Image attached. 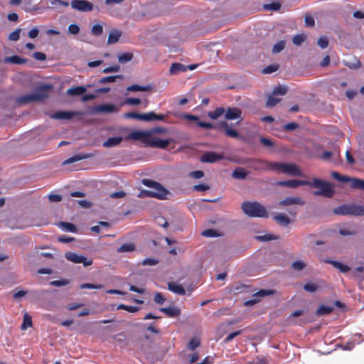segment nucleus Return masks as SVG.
<instances>
[{
  "instance_id": "nucleus-23",
  "label": "nucleus",
  "mask_w": 364,
  "mask_h": 364,
  "mask_svg": "<svg viewBox=\"0 0 364 364\" xmlns=\"http://www.w3.org/2000/svg\"><path fill=\"white\" fill-rule=\"evenodd\" d=\"M274 219L279 225L282 226H287L290 223L289 218L283 213L275 215Z\"/></svg>"
},
{
  "instance_id": "nucleus-54",
  "label": "nucleus",
  "mask_w": 364,
  "mask_h": 364,
  "mask_svg": "<svg viewBox=\"0 0 364 364\" xmlns=\"http://www.w3.org/2000/svg\"><path fill=\"white\" fill-rule=\"evenodd\" d=\"M68 32L70 34L76 35L80 32V27L75 23L70 24L68 26Z\"/></svg>"
},
{
  "instance_id": "nucleus-26",
  "label": "nucleus",
  "mask_w": 364,
  "mask_h": 364,
  "mask_svg": "<svg viewBox=\"0 0 364 364\" xmlns=\"http://www.w3.org/2000/svg\"><path fill=\"white\" fill-rule=\"evenodd\" d=\"M333 310V307L331 306H320L316 310V314L318 316L326 315L332 312Z\"/></svg>"
},
{
  "instance_id": "nucleus-2",
  "label": "nucleus",
  "mask_w": 364,
  "mask_h": 364,
  "mask_svg": "<svg viewBox=\"0 0 364 364\" xmlns=\"http://www.w3.org/2000/svg\"><path fill=\"white\" fill-rule=\"evenodd\" d=\"M52 88L51 85H45L38 87L34 92L20 96L17 102L19 104H28L32 102L41 101L48 97V91Z\"/></svg>"
},
{
  "instance_id": "nucleus-48",
  "label": "nucleus",
  "mask_w": 364,
  "mask_h": 364,
  "mask_svg": "<svg viewBox=\"0 0 364 364\" xmlns=\"http://www.w3.org/2000/svg\"><path fill=\"white\" fill-rule=\"evenodd\" d=\"M317 44L322 49L326 48L328 46V39L325 36L321 37L318 38Z\"/></svg>"
},
{
  "instance_id": "nucleus-61",
  "label": "nucleus",
  "mask_w": 364,
  "mask_h": 364,
  "mask_svg": "<svg viewBox=\"0 0 364 364\" xmlns=\"http://www.w3.org/2000/svg\"><path fill=\"white\" fill-rule=\"evenodd\" d=\"M241 331H237L230 333L224 340L225 343H228L232 341L235 337L239 336L241 333Z\"/></svg>"
},
{
  "instance_id": "nucleus-20",
  "label": "nucleus",
  "mask_w": 364,
  "mask_h": 364,
  "mask_svg": "<svg viewBox=\"0 0 364 364\" xmlns=\"http://www.w3.org/2000/svg\"><path fill=\"white\" fill-rule=\"evenodd\" d=\"M186 70L187 66L179 63H173L169 69V72L171 75H176L181 72H186Z\"/></svg>"
},
{
  "instance_id": "nucleus-36",
  "label": "nucleus",
  "mask_w": 364,
  "mask_h": 364,
  "mask_svg": "<svg viewBox=\"0 0 364 364\" xmlns=\"http://www.w3.org/2000/svg\"><path fill=\"white\" fill-rule=\"evenodd\" d=\"M277 185L279 186H286L289 188H296V180H288V181H278L276 183Z\"/></svg>"
},
{
  "instance_id": "nucleus-30",
  "label": "nucleus",
  "mask_w": 364,
  "mask_h": 364,
  "mask_svg": "<svg viewBox=\"0 0 364 364\" xmlns=\"http://www.w3.org/2000/svg\"><path fill=\"white\" fill-rule=\"evenodd\" d=\"M135 250V246L133 243L123 244L117 249L118 252H129Z\"/></svg>"
},
{
  "instance_id": "nucleus-59",
  "label": "nucleus",
  "mask_w": 364,
  "mask_h": 364,
  "mask_svg": "<svg viewBox=\"0 0 364 364\" xmlns=\"http://www.w3.org/2000/svg\"><path fill=\"white\" fill-rule=\"evenodd\" d=\"M278 70V65H272L264 68L263 73L265 74L272 73Z\"/></svg>"
},
{
  "instance_id": "nucleus-31",
  "label": "nucleus",
  "mask_w": 364,
  "mask_h": 364,
  "mask_svg": "<svg viewBox=\"0 0 364 364\" xmlns=\"http://www.w3.org/2000/svg\"><path fill=\"white\" fill-rule=\"evenodd\" d=\"M5 61L6 63L20 65L25 63L26 60L21 58L18 55H13L6 58Z\"/></svg>"
},
{
  "instance_id": "nucleus-21",
  "label": "nucleus",
  "mask_w": 364,
  "mask_h": 364,
  "mask_svg": "<svg viewBox=\"0 0 364 364\" xmlns=\"http://www.w3.org/2000/svg\"><path fill=\"white\" fill-rule=\"evenodd\" d=\"M122 141V136H114L108 138L103 142V146L110 148L119 145Z\"/></svg>"
},
{
  "instance_id": "nucleus-63",
  "label": "nucleus",
  "mask_w": 364,
  "mask_h": 364,
  "mask_svg": "<svg viewBox=\"0 0 364 364\" xmlns=\"http://www.w3.org/2000/svg\"><path fill=\"white\" fill-rule=\"evenodd\" d=\"M138 198H145V197H151V190H141L137 195Z\"/></svg>"
},
{
  "instance_id": "nucleus-27",
  "label": "nucleus",
  "mask_w": 364,
  "mask_h": 364,
  "mask_svg": "<svg viewBox=\"0 0 364 364\" xmlns=\"http://www.w3.org/2000/svg\"><path fill=\"white\" fill-rule=\"evenodd\" d=\"M281 101V99L277 97L273 93L268 96V98L266 102V106L268 107H272L275 106L277 103Z\"/></svg>"
},
{
  "instance_id": "nucleus-51",
  "label": "nucleus",
  "mask_w": 364,
  "mask_h": 364,
  "mask_svg": "<svg viewBox=\"0 0 364 364\" xmlns=\"http://www.w3.org/2000/svg\"><path fill=\"white\" fill-rule=\"evenodd\" d=\"M141 120L147 122L154 120V112H150L148 113L141 114Z\"/></svg>"
},
{
  "instance_id": "nucleus-22",
  "label": "nucleus",
  "mask_w": 364,
  "mask_h": 364,
  "mask_svg": "<svg viewBox=\"0 0 364 364\" xmlns=\"http://www.w3.org/2000/svg\"><path fill=\"white\" fill-rule=\"evenodd\" d=\"M160 311L169 317H176L180 314V310L178 308L173 306L161 308Z\"/></svg>"
},
{
  "instance_id": "nucleus-34",
  "label": "nucleus",
  "mask_w": 364,
  "mask_h": 364,
  "mask_svg": "<svg viewBox=\"0 0 364 364\" xmlns=\"http://www.w3.org/2000/svg\"><path fill=\"white\" fill-rule=\"evenodd\" d=\"M351 188L364 191V180L358 178H353Z\"/></svg>"
},
{
  "instance_id": "nucleus-41",
  "label": "nucleus",
  "mask_w": 364,
  "mask_h": 364,
  "mask_svg": "<svg viewBox=\"0 0 364 364\" xmlns=\"http://www.w3.org/2000/svg\"><path fill=\"white\" fill-rule=\"evenodd\" d=\"M60 226L64 230L68 232H75L77 231L76 227L70 223H61Z\"/></svg>"
},
{
  "instance_id": "nucleus-47",
  "label": "nucleus",
  "mask_w": 364,
  "mask_h": 364,
  "mask_svg": "<svg viewBox=\"0 0 364 364\" xmlns=\"http://www.w3.org/2000/svg\"><path fill=\"white\" fill-rule=\"evenodd\" d=\"M318 289V285L314 283H307L304 286V289L308 292L314 293Z\"/></svg>"
},
{
  "instance_id": "nucleus-60",
  "label": "nucleus",
  "mask_w": 364,
  "mask_h": 364,
  "mask_svg": "<svg viewBox=\"0 0 364 364\" xmlns=\"http://www.w3.org/2000/svg\"><path fill=\"white\" fill-rule=\"evenodd\" d=\"M202 235H203L205 237H214L218 236L215 230H212V229H208V230L203 231L202 232Z\"/></svg>"
},
{
  "instance_id": "nucleus-24",
  "label": "nucleus",
  "mask_w": 364,
  "mask_h": 364,
  "mask_svg": "<svg viewBox=\"0 0 364 364\" xmlns=\"http://www.w3.org/2000/svg\"><path fill=\"white\" fill-rule=\"evenodd\" d=\"M86 91V88L83 86L73 87L68 90L67 93L69 95L77 96L82 95Z\"/></svg>"
},
{
  "instance_id": "nucleus-16",
  "label": "nucleus",
  "mask_w": 364,
  "mask_h": 364,
  "mask_svg": "<svg viewBox=\"0 0 364 364\" xmlns=\"http://www.w3.org/2000/svg\"><path fill=\"white\" fill-rule=\"evenodd\" d=\"M168 289L171 292L178 295H184L186 290L181 284L176 282H171L168 283Z\"/></svg>"
},
{
  "instance_id": "nucleus-40",
  "label": "nucleus",
  "mask_w": 364,
  "mask_h": 364,
  "mask_svg": "<svg viewBox=\"0 0 364 364\" xmlns=\"http://www.w3.org/2000/svg\"><path fill=\"white\" fill-rule=\"evenodd\" d=\"M255 238L257 240H259L262 242H267V241H270V240H277V237L274 235L266 234V235H263L256 236Z\"/></svg>"
},
{
  "instance_id": "nucleus-32",
  "label": "nucleus",
  "mask_w": 364,
  "mask_h": 364,
  "mask_svg": "<svg viewBox=\"0 0 364 364\" xmlns=\"http://www.w3.org/2000/svg\"><path fill=\"white\" fill-rule=\"evenodd\" d=\"M122 75H113L104 77L100 79L99 82L100 84L111 83L116 81L117 79H122Z\"/></svg>"
},
{
  "instance_id": "nucleus-62",
  "label": "nucleus",
  "mask_w": 364,
  "mask_h": 364,
  "mask_svg": "<svg viewBox=\"0 0 364 364\" xmlns=\"http://www.w3.org/2000/svg\"><path fill=\"white\" fill-rule=\"evenodd\" d=\"M209 188L210 187L206 184H198L193 186V190L196 191H205Z\"/></svg>"
},
{
  "instance_id": "nucleus-52",
  "label": "nucleus",
  "mask_w": 364,
  "mask_h": 364,
  "mask_svg": "<svg viewBox=\"0 0 364 364\" xmlns=\"http://www.w3.org/2000/svg\"><path fill=\"white\" fill-rule=\"evenodd\" d=\"M165 298L164 296H163V294L160 292H157L155 295H154V302H156V304H163L165 301Z\"/></svg>"
},
{
  "instance_id": "nucleus-10",
  "label": "nucleus",
  "mask_w": 364,
  "mask_h": 364,
  "mask_svg": "<svg viewBox=\"0 0 364 364\" xmlns=\"http://www.w3.org/2000/svg\"><path fill=\"white\" fill-rule=\"evenodd\" d=\"M94 112L97 113H112L119 112V108L112 104H105L96 106Z\"/></svg>"
},
{
  "instance_id": "nucleus-37",
  "label": "nucleus",
  "mask_w": 364,
  "mask_h": 364,
  "mask_svg": "<svg viewBox=\"0 0 364 364\" xmlns=\"http://www.w3.org/2000/svg\"><path fill=\"white\" fill-rule=\"evenodd\" d=\"M133 58V55L130 53H124L118 56V60L121 63H125L130 61Z\"/></svg>"
},
{
  "instance_id": "nucleus-44",
  "label": "nucleus",
  "mask_w": 364,
  "mask_h": 364,
  "mask_svg": "<svg viewBox=\"0 0 364 364\" xmlns=\"http://www.w3.org/2000/svg\"><path fill=\"white\" fill-rule=\"evenodd\" d=\"M200 344V341L198 338H192L188 345V347L190 350H194L196 348H198Z\"/></svg>"
},
{
  "instance_id": "nucleus-15",
  "label": "nucleus",
  "mask_w": 364,
  "mask_h": 364,
  "mask_svg": "<svg viewBox=\"0 0 364 364\" xmlns=\"http://www.w3.org/2000/svg\"><path fill=\"white\" fill-rule=\"evenodd\" d=\"M77 114V112L70 111H58L53 115L52 118L55 119H70L73 117Z\"/></svg>"
},
{
  "instance_id": "nucleus-6",
  "label": "nucleus",
  "mask_w": 364,
  "mask_h": 364,
  "mask_svg": "<svg viewBox=\"0 0 364 364\" xmlns=\"http://www.w3.org/2000/svg\"><path fill=\"white\" fill-rule=\"evenodd\" d=\"M271 168L291 176H301V171L294 164L274 163L271 164Z\"/></svg>"
},
{
  "instance_id": "nucleus-45",
  "label": "nucleus",
  "mask_w": 364,
  "mask_h": 364,
  "mask_svg": "<svg viewBox=\"0 0 364 364\" xmlns=\"http://www.w3.org/2000/svg\"><path fill=\"white\" fill-rule=\"evenodd\" d=\"M291 267L294 270L301 271L306 267V264L303 261L298 260L293 262Z\"/></svg>"
},
{
  "instance_id": "nucleus-11",
  "label": "nucleus",
  "mask_w": 364,
  "mask_h": 364,
  "mask_svg": "<svg viewBox=\"0 0 364 364\" xmlns=\"http://www.w3.org/2000/svg\"><path fill=\"white\" fill-rule=\"evenodd\" d=\"M304 204V201L300 197H287L278 203V205L280 206H288L293 205H302Z\"/></svg>"
},
{
  "instance_id": "nucleus-1",
  "label": "nucleus",
  "mask_w": 364,
  "mask_h": 364,
  "mask_svg": "<svg viewBox=\"0 0 364 364\" xmlns=\"http://www.w3.org/2000/svg\"><path fill=\"white\" fill-rule=\"evenodd\" d=\"M299 186H309L316 188H318V191L314 192V196H321L326 198H331L335 193L333 186L330 182L319 178H313L312 181L296 180V187Z\"/></svg>"
},
{
  "instance_id": "nucleus-3",
  "label": "nucleus",
  "mask_w": 364,
  "mask_h": 364,
  "mask_svg": "<svg viewBox=\"0 0 364 364\" xmlns=\"http://www.w3.org/2000/svg\"><path fill=\"white\" fill-rule=\"evenodd\" d=\"M244 213L251 218H268L264 206L258 202H244L241 205Z\"/></svg>"
},
{
  "instance_id": "nucleus-49",
  "label": "nucleus",
  "mask_w": 364,
  "mask_h": 364,
  "mask_svg": "<svg viewBox=\"0 0 364 364\" xmlns=\"http://www.w3.org/2000/svg\"><path fill=\"white\" fill-rule=\"evenodd\" d=\"M103 288L102 284H93L90 283H85L80 285V289H99Z\"/></svg>"
},
{
  "instance_id": "nucleus-38",
  "label": "nucleus",
  "mask_w": 364,
  "mask_h": 364,
  "mask_svg": "<svg viewBox=\"0 0 364 364\" xmlns=\"http://www.w3.org/2000/svg\"><path fill=\"white\" fill-rule=\"evenodd\" d=\"M221 125L223 127H225V133L226 135L233 137V138L238 137L239 134L235 130H233V129H231L227 127V126H228L227 122H224L221 124Z\"/></svg>"
},
{
  "instance_id": "nucleus-9",
  "label": "nucleus",
  "mask_w": 364,
  "mask_h": 364,
  "mask_svg": "<svg viewBox=\"0 0 364 364\" xmlns=\"http://www.w3.org/2000/svg\"><path fill=\"white\" fill-rule=\"evenodd\" d=\"M223 159L222 154L213 151H208L203 154L200 161L204 163H215Z\"/></svg>"
},
{
  "instance_id": "nucleus-35",
  "label": "nucleus",
  "mask_w": 364,
  "mask_h": 364,
  "mask_svg": "<svg viewBox=\"0 0 364 364\" xmlns=\"http://www.w3.org/2000/svg\"><path fill=\"white\" fill-rule=\"evenodd\" d=\"M286 45V42L284 41H279L276 43L272 48V53L274 54L280 53L282 50H284Z\"/></svg>"
},
{
  "instance_id": "nucleus-43",
  "label": "nucleus",
  "mask_w": 364,
  "mask_h": 364,
  "mask_svg": "<svg viewBox=\"0 0 364 364\" xmlns=\"http://www.w3.org/2000/svg\"><path fill=\"white\" fill-rule=\"evenodd\" d=\"M287 88L285 86H278L275 87L272 92L274 95H284L287 93Z\"/></svg>"
},
{
  "instance_id": "nucleus-29",
  "label": "nucleus",
  "mask_w": 364,
  "mask_h": 364,
  "mask_svg": "<svg viewBox=\"0 0 364 364\" xmlns=\"http://www.w3.org/2000/svg\"><path fill=\"white\" fill-rule=\"evenodd\" d=\"M334 267L339 269L341 272L346 273L350 270L348 266L336 261H328Z\"/></svg>"
},
{
  "instance_id": "nucleus-33",
  "label": "nucleus",
  "mask_w": 364,
  "mask_h": 364,
  "mask_svg": "<svg viewBox=\"0 0 364 364\" xmlns=\"http://www.w3.org/2000/svg\"><path fill=\"white\" fill-rule=\"evenodd\" d=\"M306 36L304 33L297 34L292 38V42L295 46H299L305 41Z\"/></svg>"
},
{
  "instance_id": "nucleus-55",
  "label": "nucleus",
  "mask_w": 364,
  "mask_h": 364,
  "mask_svg": "<svg viewBox=\"0 0 364 364\" xmlns=\"http://www.w3.org/2000/svg\"><path fill=\"white\" fill-rule=\"evenodd\" d=\"M188 176L191 178L199 179L203 177L204 173L202 171H194L190 172Z\"/></svg>"
},
{
  "instance_id": "nucleus-19",
  "label": "nucleus",
  "mask_w": 364,
  "mask_h": 364,
  "mask_svg": "<svg viewBox=\"0 0 364 364\" xmlns=\"http://www.w3.org/2000/svg\"><path fill=\"white\" fill-rule=\"evenodd\" d=\"M92 155L90 154H80L74 155L63 162V164H70L80 160L90 158Z\"/></svg>"
},
{
  "instance_id": "nucleus-64",
  "label": "nucleus",
  "mask_w": 364,
  "mask_h": 364,
  "mask_svg": "<svg viewBox=\"0 0 364 364\" xmlns=\"http://www.w3.org/2000/svg\"><path fill=\"white\" fill-rule=\"evenodd\" d=\"M33 58L38 60H45L46 59V55L43 53L36 52L33 53Z\"/></svg>"
},
{
  "instance_id": "nucleus-50",
  "label": "nucleus",
  "mask_w": 364,
  "mask_h": 364,
  "mask_svg": "<svg viewBox=\"0 0 364 364\" xmlns=\"http://www.w3.org/2000/svg\"><path fill=\"white\" fill-rule=\"evenodd\" d=\"M281 7V5L279 3H272L269 4H265L264 6V9L265 10H272V11H278Z\"/></svg>"
},
{
  "instance_id": "nucleus-14",
  "label": "nucleus",
  "mask_w": 364,
  "mask_h": 364,
  "mask_svg": "<svg viewBox=\"0 0 364 364\" xmlns=\"http://www.w3.org/2000/svg\"><path fill=\"white\" fill-rule=\"evenodd\" d=\"M151 134V131H134L128 135L127 139L139 140L142 138L149 137Z\"/></svg>"
},
{
  "instance_id": "nucleus-13",
  "label": "nucleus",
  "mask_w": 364,
  "mask_h": 364,
  "mask_svg": "<svg viewBox=\"0 0 364 364\" xmlns=\"http://www.w3.org/2000/svg\"><path fill=\"white\" fill-rule=\"evenodd\" d=\"M170 144L168 139H161L159 138H152L149 141V145L153 147L166 149Z\"/></svg>"
},
{
  "instance_id": "nucleus-18",
  "label": "nucleus",
  "mask_w": 364,
  "mask_h": 364,
  "mask_svg": "<svg viewBox=\"0 0 364 364\" xmlns=\"http://www.w3.org/2000/svg\"><path fill=\"white\" fill-rule=\"evenodd\" d=\"M151 89L152 86L149 84L145 85H132L127 87V90L129 92H146L150 91Z\"/></svg>"
},
{
  "instance_id": "nucleus-57",
  "label": "nucleus",
  "mask_w": 364,
  "mask_h": 364,
  "mask_svg": "<svg viewBox=\"0 0 364 364\" xmlns=\"http://www.w3.org/2000/svg\"><path fill=\"white\" fill-rule=\"evenodd\" d=\"M159 263V260L154 259V258H146L143 260L142 264L143 265H149V266H154Z\"/></svg>"
},
{
  "instance_id": "nucleus-58",
  "label": "nucleus",
  "mask_w": 364,
  "mask_h": 364,
  "mask_svg": "<svg viewBox=\"0 0 364 364\" xmlns=\"http://www.w3.org/2000/svg\"><path fill=\"white\" fill-rule=\"evenodd\" d=\"M120 69V67L118 65H115L113 66L105 68L102 72L103 73H114L118 72Z\"/></svg>"
},
{
  "instance_id": "nucleus-53",
  "label": "nucleus",
  "mask_w": 364,
  "mask_h": 364,
  "mask_svg": "<svg viewBox=\"0 0 364 364\" xmlns=\"http://www.w3.org/2000/svg\"><path fill=\"white\" fill-rule=\"evenodd\" d=\"M20 32H21L20 28H17L14 31L11 32L9 37V40L14 41H18L20 37Z\"/></svg>"
},
{
  "instance_id": "nucleus-56",
  "label": "nucleus",
  "mask_w": 364,
  "mask_h": 364,
  "mask_svg": "<svg viewBox=\"0 0 364 364\" xmlns=\"http://www.w3.org/2000/svg\"><path fill=\"white\" fill-rule=\"evenodd\" d=\"M339 233L341 235L343 236H348V235H353L356 234V232L355 230H350L348 228H341L339 230Z\"/></svg>"
},
{
  "instance_id": "nucleus-25",
  "label": "nucleus",
  "mask_w": 364,
  "mask_h": 364,
  "mask_svg": "<svg viewBox=\"0 0 364 364\" xmlns=\"http://www.w3.org/2000/svg\"><path fill=\"white\" fill-rule=\"evenodd\" d=\"M247 176V172L243 168H235L232 174L234 178L245 179Z\"/></svg>"
},
{
  "instance_id": "nucleus-17",
  "label": "nucleus",
  "mask_w": 364,
  "mask_h": 364,
  "mask_svg": "<svg viewBox=\"0 0 364 364\" xmlns=\"http://www.w3.org/2000/svg\"><path fill=\"white\" fill-rule=\"evenodd\" d=\"M122 31L118 29H112L110 31L108 39H107V43L108 44H114L117 42L119 41L120 37L122 36Z\"/></svg>"
},
{
  "instance_id": "nucleus-39",
  "label": "nucleus",
  "mask_w": 364,
  "mask_h": 364,
  "mask_svg": "<svg viewBox=\"0 0 364 364\" xmlns=\"http://www.w3.org/2000/svg\"><path fill=\"white\" fill-rule=\"evenodd\" d=\"M91 32L92 35L99 36L103 33V26L102 24H95L92 26Z\"/></svg>"
},
{
  "instance_id": "nucleus-42",
  "label": "nucleus",
  "mask_w": 364,
  "mask_h": 364,
  "mask_svg": "<svg viewBox=\"0 0 364 364\" xmlns=\"http://www.w3.org/2000/svg\"><path fill=\"white\" fill-rule=\"evenodd\" d=\"M32 326L31 317L28 314H24L23 322L21 325V329L25 330Z\"/></svg>"
},
{
  "instance_id": "nucleus-4",
  "label": "nucleus",
  "mask_w": 364,
  "mask_h": 364,
  "mask_svg": "<svg viewBox=\"0 0 364 364\" xmlns=\"http://www.w3.org/2000/svg\"><path fill=\"white\" fill-rule=\"evenodd\" d=\"M141 183L146 187L151 188V198H155L159 200H166L168 198L171 193L161 183L151 180L144 178L141 181Z\"/></svg>"
},
{
  "instance_id": "nucleus-28",
  "label": "nucleus",
  "mask_w": 364,
  "mask_h": 364,
  "mask_svg": "<svg viewBox=\"0 0 364 364\" xmlns=\"http://www.w3.org/2000/svg\"><path fill=\"white\" fill-rule=\"evenodd\" d=\"M225 113V109L218 107L212 112H209L208 115L212 119H216Z\"/></svg>"
},
{
  "instance_id": "nucleus-46",
  "label": "nucleus",
  "mask_w": 364,
  "mask_h": 364,
  "mask_svg": "<svg viewBox=\"0 0 364 364\" xmlns=\"http://www.w3.org/2000/svg\"><path fill=\"white\" fill-rule=\"evenodd\" d=\"M141 103V100L139 98L128 97L124 100V104L132 106L138 105Z\"/></svg>"
},
{
  "instance_id": "nucleus-5",
  "label": "nucleus",
  "mask_w": 364,
  "mask_h": 364,
  "mask_svg": "<svg viewBox=\"0 0 364 364\" xmlns=\"http://www.w3.org/2000/svg\"><path fill=\"white\" fill-rule=\"evenodd\" d=\"M333 213L340 215H364V205L355 203L344 204L334 208Z\"/></svg>"
},
{
  "instance_id": "nucleus-7",
  "label": "nucleus",
  "mask_w": 364,
  "mask_h": 364,
  "mask_svg": "<svg viewBox=\"0 0 364 364\" xmlns=\"http://www.w3.org/2000/svg\"><path fill=\"white\" fill-rule=\"evenodd\" d=\"M65 258L75 264H82L85 267L90 266L92 264V259H87L86 257L78 255L75 252H67L65 255Z\"/></svg>"
},
{
  "instance_id": "nucleus-12",
  "label": "nucleus",
  "mask_w": 364,
  "mask_h": 364,
  "mask_svg": "<svg viewBox=\"0 0 364 364\" xmlns=\"http://www.w3.org/2000/svg\"><path fill=\"white\" fill-rule=\"evenodd\" d=\"M225 117L226 119L233 120L239 119L241 117L242 111L237 107H229L225 111Z\"/></svg>"
},
{
  "instance_id": "nucleus-8",
  "label": "nucleus",
  "mask_w": 364,
  "mask_h": 364,
  "mask_svg": "<svg viewBox=\"0 0 364 364\" xmlns=\"http://www.w3.org/2000/svg\"><path fill=\"white\" fill-rule=\"evenodd\" d=\"M71 7L81 12H88L93 10L92 3L86 0H73L70 3Z\"/></svg>"
}]
</instances>
